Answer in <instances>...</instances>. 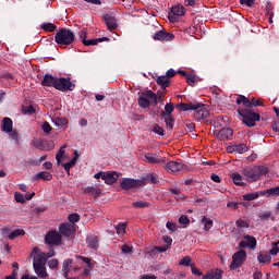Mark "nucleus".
Instances as JSON below:
<instances>
[{"label":"nucleus","instance_id":"1","mask_svg":"<svg viewBox=\"0 0 279 279\" xmlns=\"http://www.w3.org/2000/svg\"><path fill=\"white\" fill-rule=\"evenodd\" d=\"M41 86H47L49 88H56L57 90H61L62 93H66L69 90H75V85L71 82V80L65 77H54L51 74H46L41 80Z\"/></svg>","mask_w":279,"mask_h":279},{"label":"nucleus","instance_id":"2","mask_svg":"<svg viewBox=\"0 0 279 279\" xmlns=\"http://www.w3.org/2000/svg\"><path fill=\"white\" fill-rule=\"evenodd\" d=\"M154 29H156L155 34L153 35L155 40H159L161 43H171V40L175 38V35L165 31L158 21L153 22V25L149 26V32H154Z\"/></svg>","mask_w":279,"mask_h":279},{"label":"nucleus","instance_id":"3","mask_svg":"<svg viewBox=\"0 0 279 279\" xmlns=\"http://www.w3.org/2000/svg\"><path fill=\"white\" fill-rule=\"evenodd\" d=\"M238 114L242 117L243 123L247 128H254L256 125V122L260 121V114L252 111V109H247L246 107H240L238 109Z\"/></svg>","mask_w":279,"mask_h":279},{"label":"nucleus","instance_id":"4","mask_svg":"<svg viewBox=\"0 0 279 279\" xmlns=\"http://www.w3.org/2000/svg\"><path fill=\"white\" fill-rule=\"evenodd\" d=\"M75 41V34L68 28H61L57 31L54 36V43L57 45H73Z\"/></svg>","mask_w":279,"mask_h":279},{"label":"nucleus","instance_id":"5","mask_svg":"<svg viewBox=\"0 0 279 279\" xmlns=\"http://www.w3.org/2000/svg\"><path fill=\"white\" fill-rule=\"evenodd\" d=\"M260 195L266 197H274L279 195V186L277 187H270L268 190H264L262 192H255V193H247L244 194L242 197L244 202H254V199H258Z\"/></svg>","mask_w":279,"mask_h":279},{"label":"nucleus","instance_id":"6","mask_svg":"<svg viewBox=\"0 0 279 279\" xmlns=\"http://www.w3.org/2000/svg\"><path fill=\"white\" fill-rule=\"evenodd\" d=\"M236 104H238V106H241V104H242L244 106V108H247V109L256 108L258 106H265V102L263 101V99L256 98V97L248 99L247 97H245L243 95H240L236 98Z\"/></svg>","mask_w":279,"mask_h":279},{"label":"nucleus","instance_id":"7","mask_svg":"<svg viewBox=\"0 0 279 279\" xmlns=\"http://www.w3.org/2000/svg\"><path fill=\"white\" fill-rule=\"evenodd\" d=\"M247 260V253L245 251H239L232 255V262L230 264V269H239L243 263Z\"/></svg>","mask_w":279,"mask_h":279},{"label":"nucleus","instance_id":"8","mask_svg":"<svg viewBox=\"0 0 279 279\" xmlns=\"http://www.w3.org/2000/svg\"><path fill=\"white\" fill-rule=\"evenodd\" d=\"M32 256H33V266L46 265V263L48 260L47 254H45L38 247L33 248Z\"/></svg>","mask_w":279,"mask_h":279},{"label":"nucleus","instance_id":"9","mask_svg":"<svg viewBox=\"0 0 279 279\" xmlns=\"http://www.w3.org/2000/svg\"><path fill=\"white\" fill-rule=\"evenodd\" d=\"M121 189L123 191H130L131 189H140V186H143V181L138 179H130L125 178L120 183Z\"/></svg>","mask_w":279,"mask_h":279},{"label":"nucleus","instance_id":"10","mask_svg":"<svg viewBox=\"0 0 279 279\" xmlns=\"http://www.w3.org/2000/svg\"><path fill=\"white\" fill-rule=\"evenodd\" d=\"M75 225L69 223V222H63L59 226V232L62 234V236L71 238L75 236L76 232Z\"/></svg>","mask_w":279,"mask_h":279},{"label":"nucleus","instance_id":"11","mask_svg":"<svg viewBox=\"0 0 279 279\" xmlns=\"http://www.w3.org/2000/svg\"><path fill=\"white\" fill-rule=\"evenodd\" d=\"M186 14V9L181 5H174L171 8V12L169 13V21L171 23H175L178 21V16H184Z\"/></svg>","mask_w":279,"mask_h":279},{"label":"nucleus","instance_id":"12","mask_svg":"<svg viewBox=\"0 0 279 279\" xmlns=\"http://www.w3.org/2000/svg\"><path fill=\"white\" fill-rule=\"evenodd\" d=\"M45 241L48 245H61L62 234L58 233V231H50L46 234Z\"/></svg>","mask_w":279,"mask_h":279},{"label":"nucleus","instance_id":"13","mask_svg":"<svg viewBox=\"0 0 279 279\" xmlns=\"http://www.w3.org/2000/svg\"><path fill=\"white\" fill-rule=\"evenodd\" d=\"M242 175L246 178L247 182H256V180H260L258 177V169H256V167L243 169Z\"/></svg>","mask_w":279,"mask_h":279},{"label":"nucleus","instance_id":"14","mask_svg":"<svg viewBox=\"0 0 279 279\" xmlns=\"http://www.w3.org/2000/svg\"><path fill=\"white\" fill-rule=\"evenodd\" d=\"M165 169L166 171H168V173H178L182 171V169H184V163H182L181 161H169L165 166Z\"/></svg>","mask_w":279,"mask_h":279},{"label":"nucleus","instance_id":"15","mask_svg":"<svg viewBox=\"0 0 279 279\" xmlns=\"http://www.w3.org/2000/svg\"><path fill=\"white\" fill-rule=\"evenodd\" d=\"M82 191L84 195H90V197H94L95 199L101 195V187H99V185L82 187Z\"/></svg>","mask_w":279,"mask_h":279},{"label":"nucleus","instance_id":"16","mask_svg":"<svg viewBox=\"0 0 279 279\" xmlns=\"http://www.w3.org/2000/svg\"><path fill=\"white\" fill-rule=\"evenodd\" d=\"M234 134V131L230 128L221 129L216 133V136L219 141H230L232 138V135Z\"/></svg>","mask_w":279,"mask_h":279},{"label":"nucleus","instance_id":"17","mask_svg":"<svg viewBox=\"0 0 279 279\" xmlns=\"http://www.w3.org/2000/svg\"><path fill=\"white\" fill-rule=\"evenodd\" d=\"M144 97H147L148 99H153L155 105H158V101H162L165 99V92L159 93L156 95V93L151 90H146L143 93Z\"/></svg>","mask_w":279,"mask_h":279},{"label":"nucleus","instance_id":"18","mask_svg":"<svg viewBox=\"0 0 279 279\" xmlns=\"http://www.w3.org/2000/svg\"><path fill=\"white\" fill-rule=\"evenodd\" d=\"M145 161L149 162L150 165H162L165 162V159L160 158V156L153 154V153H147L145 156Z\"/></svg>","mask_w":279,"mask_h":279},{"label":"nucleus","instance_id":"19","mask_svg":"<svg viewBox=\"0 0 279 279\" xmlns=\"http://www.w3.org/2000/svg\"><path fill=\"white\" fill-rule=\"evenodd\" d=\"M106 184H114L119 180V174L114 171H108L102 174Z\"/></svg>","mask_w":279,"mask_h":279},{"label":"nucleus","instance_id":"20","mask_svg":"<svg viewBox=\"0 0 279 279\" xmlns=\"http://www.w3.org/2000/svg\"><path fill=\"white\" fill-rule=\"evenodd\" d=\"M245 241L240 242V247H250V250H256V238L246 235Z\"/></svg>","mask_w":279,"mask_h":279},{"label":"nucleus","instance_id":"21","mask_svg":"<svg viewBox=\"0 0 279 279\" xmlns=\"http://www.w3.org/2000/svg\"><path fill=\"white\" fill-rule=\"evenodd\" d=\"M229 154H245L247 151V145L245 144H238L229 146L228 148Z\"/></svg>","mask_w":279,"mask_h":279},{"label":"nucleus","instance_id":"22","mask_svg":"<svg viewBox=\"0 0 279 279\" xmlns=\"http://www.w3.org/2000/svg\"><path fill=\"white\" fill-rule=\"evenodd\" d=\"M105 23L109 29V32H114L117 29V17L110 14L105 15Z\"/></svg>","mask_w":279,"mask_h":279},{"label":"nucleus","instance_id":"23","mask_svg":"<svg viewBox=\"0 0 279 279\" xmlns=\"http://www.w3.org/2000/svg\"><path fill=\"white\" fill-rule=\"evenodd\" d=\"M86 243L90 250H95V252L99 250V238L97 235L87 236Z\"/></svg>","mask_w":279,"mask_h":279},{"label":"nucleus","instance_id":"24","mask_svg":"<svg viewBox=\"0 0 279 279\" xmlns=\"http://www.w3.org/2000/svg\"><path fill=\"white\" fill-rule=\"evenodd\" d=\"M199 108L194 110V118H196L198 121L203 119H207L209 112L206 110V107L204 105L199 104Z\"/></svg>","mask_w":279,"mask_h":279},{"label":"nucleus","instance_id":"25","mask_svg":"<svg viewBox=\"0 0 279 279\" xmlns=\"http://www.w3.org/2000/svg\"><path fill=\"white\" fill-rule=\"evenodd\" d=\"M156 83L158 84V86H160L163 90H166L167 88H169V86L171 85V78L162 75V76H158L156 80Z\"/></svg>","mask_w":279,"mask_h":279},{"label":"nucleus","instance_id":"26","mask_svg":"<svg viewBox=\"0 0 279 279\" xmlns=\"http://www.w3.org/2000/svg\"><path fill=\"white\" fill-rule=\"evenodd\" d=\"M178 108L183 112H189V110H199L201 105L199 104H180L178 105Z\"/></svg>","mask_w":279,"mask_h":279},{"label":"nucleus","instance_id":"27","mask_svg":"<svg viewBox=\"0 0 279 279\" xmlns=\"http://www.w3.org/2000/svg\"><path fill=\"white\" fill-rule=\"evenodd\" d=\"M12 130H13L12 119L3 118V120H2V132H4L5 134H10V132H12Z\"/></svg>","mask_w":279,"mask_h":279},{"label":"nucleus","instance_id":"28","mask_svg":"<svg viewBox=\"0 0 279 279\" xmlns=\"http://www.w3.org/2000/svg\"><path fill=\"white\" fill-rule=\"evenodd\" d=\"M35 180H44V182H51V180H53V174L47 171H41L35 175Z\"/></svg>","mask_w":279,"mask_h":279},{"label":"nucleus","instance_id":"29","mask_svg":"<svg viewBox=\"0 0 279 279\" xmlns=\"http://www.w3.org/2000/svg\"><path fill=\"white\" fill-rule=\"evenodd\" d=\"M104 41H110V38L108 37H101V38H96V39H83V45H85V47H90V45H99V43H104Z\"/></svg>","mask_w":279,"mask_h":279},{"label":"nucleus","instance_id":"30","mask_svg":"<svg viewBox=\"0 0 279 279\" xmlns=\"http://www.w3.org/2000/svg\"><path fill=\"white\" fill-rule=\"evenodd\" d=\"M230 178L236 186H245V183L243 182V177L239 172H233L230 174Z\"/></svg>","mask_w":279,"mask_h":279},{"label":"nucleus","instance_id":"31","mask_svg":"<svg viewBox=\"0 0 279 279\" xmlns=\"http://www.w3.org/2000/svg\"><path fill=\"white\" fill-rule=\"evenodd\" d=\"M223 275V271L220 269L213 270L208 274H206L203 279H221V276Z\"/></svg>","mask_w":279,"mask_h":279},{"label":"nucleus","instance_id":"32","mask_svg":"<svg viewBox=\"0 0 279 279\" xmlns=\"http://www.w3.org/2000/svg\"><path fill=\"white\" fill-rule=\"evenodd\" d=\"M33 267L39 278H47V276H49L47 274V268H45V265H38Z\"/></svg>","mask_w":279,"mask_h":279},{"label":"nucleus","instance_id":"33","mask_svg":"<svg viewBox=\"0 0 279 279\" xmlns=\"http://www.w3.org/2000/svg\"><path fill=\"white\" fill-rule=\"evenodd\" d=\"M75 162H77V151H75V157L71 161L62 165L64 171H66V173H71V169L72 167H75Z\"/></svg>","mask_w":279,"mask_h":279},{"label":"nucleus","instance_id":"34","mask_svg":"<svg viewBox=\"0 0 279 279\" xmlns=\"http://www.w3.org/2000/svg\"><path fill=\"white\" fill-rule=\"evenodd\" d=\"M258 263H263V265H266L267 263H271V256L265 252H260L257 256Z\"/></svg>","mask_w":279,"mask_h":279},{"label":"nucleus","instance_id":"35","mask_svg":"<svg viewBox=\"0 0 279 279\" xmlns=\"http://www.w3.org/2000/svg\"><path fill=\"white\" fill-rule=\"evenodd\" d=\"M17 236H25V230L16 229L9 234L10 241H14V239H17Z\"/></svg>","mask_w":279,"mask_h":279},{"label":"nucleus","instance_id":"36","mask_svg":"<svg viewBox=\"0 0 279 279\" xmlns=\"http://www.w3.org/2000/svg\"><path fill=\"white\" fill-rule=\"evenodd\" d=\"M201 223H203L204 230L206 232H208V230H210V228H213V220H209L206 216H203L201 218Z\"/></svg>","mask_w":279,"mask_h":279},{"label":"nucleus","instance_id":"37","mask_svg":"<svg viewBox=\"0 0 279 279\" xmlns=\"http://www.w3.org/2000/svg\"><path fill=\"white\" fill-rule=\"evenodd\" d=\"M149 206H151L149 202L136 201L132 203L133 208H149Z\"/></svg>","mask_w":279,"mask_h":279},{"label":"nucleus","instance_id":"38","mask_svg":"<svg viewBox=\"0 0 279 279\" xmlns=\"http://www.w3.org/2000/svg\"><path fill=\"white\" fill-rule=\"evenodd\" d=\"M147 96L141 95V97L138 98V106L140 108H149V99L146 98Z\"/></svg>","mask_w":279,"mask_h":279},{"label":"nucleus","instance_id":"39","mask_svg":"<svg viewBox=\"0 0 279 279\" xmlns=\"http://www.w3.org/2000/svg\"><path fill=\"white\" fill-rule=\"evenodd\" d=\"M40 27L45 32H56V29H58V26H56L53 23H49V22L41 24Z\"/></svg>","mask_w":279,"mask_h":279},{"label":"nucleus","instance_id":"40","mask_svg":"<svg viewBox=\"0 0 279 279\" xmlns=\"http://www.w3.org/2000/svg\"><path fill=\"white\" fill-rule=\"evenodd\" d=\"M179 265L183 267H191L193 264V259H191V256H184L180 262Z\"/></svg>","mask_w":279,"mask_h":279},{"label":"nucleus","instance_id":"41","mask_svg":"<svg viewBox=\"0 0 279 279\" xmlns=\"http://www.w3.org/2000/svg\"><path fill=\"white\" fill-rule=\"evenodd\" d=\"M255 169H257L258 178H260L262 175H267V173H269V169L265 166H255Z\"/></svg>","mask_w":279,"mask_h":279},{"label":"nucleus","instance_id":"42","mask_svg":"<svg viewBox=\"0 0 279 279\" xmlns=\"http://www.w3.org/2000/svg\"><path fill=\"white\" fill-rule=\"evenodd\" d=\"M64 148H66V145L61 146V148L58 150L56 155V160L58 165L62 162V158L64 157Z\"/></svg>","mask_w":279,"mask_h":279},{"label":"nucleus","instance_id":"43","mask_svg":"<svg viewBox=\"0 0 279 279\" xmlns=\"http://www.w3.org/2000/svg\"><path fill=\"white\" fill-rule=\"evenodd\" d=\"M185 80L190 86H195V83L197 82V76H195L194 74H187Z\"/></svg>","mask_w":279,"mask_h":279},{"label":"nucleus","instance_id":"44","mask_svg":"<svg viewBox=\"0 0 279 279\" xmlns=\"http://www.w3.org/2000/svg\"><path fill=\"white\" fill-rule=\"evenodd\" d=\"M41 130L45 132V134L49 135L53 131V128L51 126V124H49V122H44L41 124Z\"/></svg>","mask_w":279,"mask_h":279},{"label":"nucleus","instance_id":"45","mask_svg":"<svg viewBox=\"0 0 279 279\" xmlns=\"http://www.w3.org/2000/svg\"><path fill=\"white\" fill-rule=\"evenodd\" d=\"M173 110H174L173 104H166V106H165L166 113L161 112V116H171Z\"/></svg>","mask_w":279,"mask_h":279},{"label":"nucleus","instance_id":"46","mask_svg":"<svg viewBox=\"0 0 279 279\" xmlns=\"http://www.w3.org/2000/svg\"><path fill=\"white\" fill-rule=\"evenodd\" d=\"M71 265H73V259L68 258L63 262V268L62 271H71Z\"/></svg>","mask_w":279,"mask_h":279},{"label":"nucleus","instance_id":"47","mask_svg":"<svg viewBox=\"0 0 279 279\" xmlns=\"http://www.w3.org/2000/svg\"><path fill=\"white\" fill-rule=\"evenodd\" d=\"M128 228V223H122V225H119L118 227H116V230H117V234H119L120 236L125 234V229Z\"/></svg>","mask_w":279,"mask_h":279},{"label":"nucleus","instance_id":"48","mask_svg":"<svg viewBox=\"0 0 279 279\" xmlns=\"http://www.w3.org/2000/svg\"><path fill=\"white\" fill-rule=\"evenodd\" d=\"M68 220L70 221V223H77V221H80V215L76 213L70 214L68 216Z\"/></svg>","mask_w":279,"mask_h":279},{"label":"nucleus","instance_id":"49","mask_svg":"<svg viewBox=\"0 0 279 279\" xmlns=\"http://www.w3.org/2000/svg\"><path fill=\"white\" fill-rule=\"evenodd\" d=\"M165 119V123L170 130H173V118L171 116H161Z\"/></svg>","mask_w":279,"mask_h":279},{"label":"nucleus","instance_id":"50","mask_svg":"<svg viewBox=\"0 0 279 279\" xmlns=\"http://www.w3.org/2000/svg\"><path fill=\"white\" fill-rule=\"evenodd\" d=\"M53 123H56V125H69V120L66 118H56Z\"/></svg>","mask_w":279,"mask_h":279},{"label":"nucleus","instance_id":"51","mask_svg":"<svg viewBox=\"0 0 279 279\" xmlns=\"http://www.w3.org/2000/svg\"><path fill=\"white\" fill-rule=\"evenodd\" d=\"M235 226H236V228H250V222H247L246 220H243V219H238L235 221Z\"/></svg>","mask_w":279,"mask_h":279},{"label":"nucleus","instance_id":"52","mask_svg":"<svg viewBox=\"0 0 279 279\" xmlns=\"http://www.w3.org/2000/svg\"><path fill=\"white\" fill-rule=\"evenodd\" d=\"M9 135L12 137L13 141H15V143H19L21 141V136L19 135V131L16 130H11V132H9Z\"/></svg>","mask_w":279,"mask_h":279},{"label":"nucleus","instance_id":"53","mask_svg":"<svg viewBox=\"0 0 279 279\" xmlns=\"http://www.w3.org/2000/svg\"><path fill=\"white\" fill-rule=\"evenodd\" d=\"M14 197H15V202H17L19 204H25L26 202L25 196L20 192H15Z\"/></svg>","mask_w":279,"mask_h":279},{"label":"nucleus","instance_id":"54","mask_svg":"<svg viewBox=\"0 0 279 279\" xmlns=\"http://www.w3.org/2000/svg\"><path fill=\"white\" fill-rule=\"evenodd\" d=\"M146 180H148V182H150L151 184H158V175L154 173H148L146 175Z\"/></svg>","mask_w":279,"mask_h":279},{"label":"nucleus","instance_id":"55","mask_svg":"<svg viewBox=\"0 0 279 279\" xmlns=\"http://www.w3.org/2000/svg\"><path fill=\"white\" fill-rule=\"evenodd\" d=\"M34 112H36V109H34L33 106L22 108V113L23 114H34Z\"/></svg>","mask_w":279,"mask_h":279},{"label":"nucleus","instance_id":"56","mask_svg":"<svg viewBox=\"0 0 279 279\" xmlns=\"http://www.w3.org/2000/svg\"><path fill=\"white\" fill-rule=\"evenodd\" d=\"M258 217L262 221H267L271 217V211H262L258 214Z\"/></svg>","mask_w":279,"mask_h":279},{"label":"nucleus","instance_id":"57","mask_svg":"<svg viewBox=\"0 0 279 279\" xmlns=\"http://www.w3.org/2000/svg\"><path fill=\"white\" fill-rule=\"evenodd\" d=\"M179 223H181L182 226H189V223H191V220L189 219V216L183 215L179 218Z\"/></svg>","mask_w":279,"mask_h":279},{"label":"nucleus","instance_id":"58","mask_svg":"<svg viewBox=\"0 0 279 279\" xmlns=\"http://www.w3.org/2000/svg\"><path fill=\"white\" fill-rule=\"evenodd\" d=\"M241 5H246L247 8H252L256 0H240Z\"/></svg>","mask_w":279,"mask_h":279},{"label":"nucleus","instance_id":"59","mask_svg":"<svg viewBox=\"0 0 279 279\" xmlns=\"http://www.w3.org/2000/svg\"><path fill=\"white\" fill-rule=\"evenodd\" d=\"M153 132H155V134H158L159 136H163L165 134V131L160 125H155Z\"/></svg>","mask_w":279,"mask_h":279},{"label":"nucleus","instance_id":"60","mask_svg":"<svg viewBox=\"0 0 279 279\" xmlns=\"http://www.w3.org/2000/svg\"><path fill=\"white\" fill-rule=\"evenodd\" d=\"M166 227L170 232H175V230H178V225L170 221L167 222Z\"/></svg>","mask_w":279,"mask_h":279},{"label":"nucleus","instance_id":"61","mask_svg":"<svg viewBox=\"0 0 279 279\" xmlns=\"http://www.w3.org/2000/svg\"><path fill=\"white\" fill-rule=\"evenodd\" d=\"M58 265H59L58 259H50L48 262V266L50 267V269H56V267H58Z\"/></svg>","mask_w":279,"mask_h":279},{"label":"nucleus","instance_id":"62","mask_svg":"<svg viewBox=\"0 0 279 279\" xmlns=\"http://www.w3.org/2000/svg\"><path fill=\"white\" fill-rule=\"evenodd\" d=\"M191 269H192V274L194 276H203L202 271H199V269H197V267H195V264L191 265Z\"/></svg>","mask_w":279,"mask_h":279},{"label":"nucleus","instance_id":"63","mask_svg":"<svg viewBox=\"0 0 279 279\" xmlns=\"http://www.w3.org/2000/svg\"><path fill=\"white\" fill-rule=\"evenodd\" d=\"M121 251H122V254H131L132 248L129 245L124 244L122 245Z\"/></svg>","mask_w":279,"mask_h":279},{"label":"nucleus","instance_id":"64","mask_svg":"<svg viewBox=\"0 0 279 279\" xmlns=\"http://www.w3.org/2000/svg\"><path fill=\"white\" fill-rule=\"evenodd\" d=\"M141 279H156V276H154V275H142Z\"/></svg>","mask_w":279,"mask_h":279}]
</instances>
